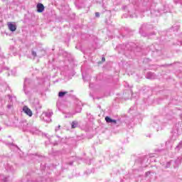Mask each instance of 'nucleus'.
<instances>
[{"label":"nucleus","instance_id":"14","mask_svg":"<svg viewBox=\"0 0 182 182\" xmlns=\"http://www.w3.org/2000/svg\"><path fill=\"white\" fill-rule=\"evenodd\" d=\"M79 127V122L77 121H73L71 123V128L76 129V127Z\"/></svg>","mask_w":182,"mask_h":182},{"label":"nucleus","instance_id":"29","mask_svg":"<svg viewBox=\"0 0 182 182\" xmlns=\"http://www.w3.org/2000/svg\"><path fill=\"white\" fill-rule=\"evenodd\" d=\"M7 107H8V109H11V108L12 107V105H7Z\"/></svg>","mask_w":182,"mask_h":182},{"label":"nucleus","instance_id":"9","mask_svg":"<svg viewBox=\"0 0 182 182\" xmlns=\"http://www.w3.org/2000/svg\"><path fill=\"white\" fill-rule=\"evenodd\" d=\"M8 28L11 32H15L16 31V26L12 23H8Z\"/></svg>","mask_w":182,"mask_h":182},{"label":"nucleus","instance_id":"7","mask_svg":"<svg viewBox=\"0 0 182 182\" xmlns=\"http://www.w3.org/2000/svg\"><path fill=\"white\" fill-rule=\"evenodd\" d=\"M30 133H32V134H41V132L36 127H33V125L31 127V129L30 131Z\"/></svg>","mask_w":182,"mask_h":182},{"label":"nucleus","instance_id":"21","mask_svg":"<svg viewBox=\"0 0 182 182\" xmlns=\"http://www.w3.org/2000/svg\"><path fill=\"white\" fill-rule=\"evenodd\" d=\"M182 147V143H179V144L176 147V150H180Z\"/></svg>","mask_w":182,"mask_h":182},{"label":"nucleus","instance_id":"30","mask_svg":"<svg viewBox=\"0 0 182 182\" xmlns=\"http://www.w3.org/2000/svg\"><path fill=\"white\" fill-rule=\"evenodd\" d=\"M170 163H171V162H168V163H167L166 167H170Z\"/></svg>","mask_w":182,"mask_h":182},{"label":"nucleus","instance_id":"28","mask_svg":"<svg viewBox=\"0 0 182 182\" xmlns=\"http://www.w3.org/2000/svg\"><path fill=\"white\" fill-rule=\"evenodd\" d=\"M105 60H106V58H105V57H102V62H105Z\"/></svg>","mask_w":182,"mask_h":182},{"label":"nucleus","instance_id":"8","mask_svg":"<svg viewBox=\"0 0 182 182\" xmlns=\"http://www.w3.org/2000/svg\"><path fill=\"white\" fill-rule=\"evenodd\" d=\"M147 29H149V26L147 24H143L139 28V33H141L142 36H146L143 32H144V31H147Z\"/></svg>","mask_w":182,"mask_h":182},{"label":"nucleus","instance_id":"35","mask_svg":"<svg viewBox=\"0 0 182 182\" xmlns=\"http://www.w3.org/2000/svg\"><path fill=\"white\" fill-rule=\"evenodd\" d=\"M170 143V141H167L166 143V145L167 146V144H168Z\"/></svg>","mask_w":182,"mask_h":182},{"label":"nucleus","instance_id":"6","mask_svg":"<svg viewBox=\"0 0 182 182\" xmlns=\"http://www.w3.org/2000/svg\"><path fill=\"white\" fill-rule=\"evenodd\" d=\"M23 112L29 117H32V116H33L32 110H31V109H29V107H28L26 105L23 107Z\"/></svg>","mask_w":182,"mask_h":182},{"label":"nucleus","instance_id":"17","mask_svg":"<svg viewBox=\"0 0 182 182\" xmlns=\"http://www.w3.org/2000/svg\"><path fill=\"white\" fill-rule=\"evenodd\" d=\"M0 180H1L4 182L8 181V177L4 176V174H0Z\"/></svg>","mask_w":182,"mask_h":182},{"label":"nucleus","instance_id":"1","mask_svg":"<svg viewBox=\"0 0 182 182\" xmlns=\"http://www.w3.org/2000/svg\"><path fill=\"white\" fill-rule=\"evenodd\" d=\"M141 2L140 7L141 8L143 12L145 11H150L151 9V4H153V0H139Z\"/></svg>","mask_w":182,"mask_h":182},{"label":"nucleus","instance_id":"20","mask_svg":"<svg viewBox=\"0 0 182 182\" xmlns=\"http://www.w3.org/2000/svg\"><path fill=\"white\" fill-rule=\"evenodd\" d=\"M31 55H32V56H33V58H36V56H37L36 51L32 50Z\"/></svg>","mask_w":182,"mask_h":182},{"label":"nucleus","instance_id":"2","mask_svg":"<svg viewBox=\"0 0 182 182\" xmlns=\"http://www.w3.org/2000/svg\"><path fill=\"white\" fill-rule=\"evenodd\" d=\"M33 125V124L32 123H28L26 119H22L20 121V126L24 132H31Z\"/></svg>","mask_w":182,"mask_h":182},{"label":"nucleus","instance_id":"23","mask_svg":"<svg viewBox=\"0 0 182 182\" xmlns=\"http://www.w3.org/2000/svg\"><path fill=\"white\" fill-rule=\"evenodd\" d=\"M60 130V125H58V127H55V132H59Z\"/></svg>","mask_w":182,"mask_h":182},{"label":"nucleus","instance_id":"19","mask_svg":"<svg viewBox=\"0 0 182 182\" xmlns=\"http://www.w3.org/2000/svg\"><path fill=\"white\" fill-rule=\"evenodd\" d=\"M3 59H5V54L0 50V60H2Z\"/></svg>","mask_w":182,"mask_h":182},{"label":"nucleus","instance_id":"32","mask_svg":"<svg viewBox=\"0 0 182 182\" xmlns=\"http://www.w3.org/2000/svg\"><path fill=\"white\" fill-rule=\"evenodd\" d=\"M81 109L79 110V111H77V113H80V112H81Z\"/></svg>","mask_w":182,"mask_h":182},{"label":"nucleus","instance_id":"38","mask_svg":"<svg viewBox=\"0 0 182 182\" xmlns=\"http://www.w3.org/2000/svg\"><path fill=\"white\" fill-rule=\"evenodd\" d=\"M146 174H150V172H147Z\"/></svg>","mask_w":182,"mask_h":182},{"label":"nucleus","instance_id":"33","mask_svg":"<svg viewBox=\"0 0 182 182\" xmlns=\"http://www.w3.org/2000/svg\"><path fill=\"white\" fill-rule=\"evenodd\" d=\"M126 8H127V6H123V9H126Z\"/></svg>","mask_w":182,"mask_h":182},{"label":"nucleus","instance_id":"26","mask_svg":"<svg viewBox=\"0 0 182 182\" xmlns=\"http://www.w3.org/2000/svg\"><path fill=\"white\" fill-rule=\"evenodd\" d=\"M50 142L52 143V144H58V142H53L52 139H50Z\"/></svg>","mask_w":182,"mask_h":182},{"label":"nucleus","instance_id":"16","mask_svg":"<svg viewBox=\"0 0 182 182\" xmlns=\"http://www.w3.org/2000/svg\"><path fill=\"white\" fill-rule=\"evenodd\" d=\"M65 95H68V92L60 91V92H58V97H65Z\"/></svg>","mask_w":182,"mask_h":182},{"label":"nucleus","instance_id":"5","mask_svg":"<svg viewBox=\"0 0 182 182\" xmlns=\"http://www.w3.org/2000/svg\"><path fill=\"white\" fill-rule=\"evenodd\" d=\"M105 121L107 122V123H112L114 127H119V126H120V121H117L116 119H112L109 117H105Z\"/></svg>","mask_w":182,"mask_h":182},{"label":"nucleus","instance_id":"34","mask_svg":"<svg viewBox=\"0 0 182 182\" xmlns=\"http://www.w3.org/2000/svg\"><path fill=\"white\" fill-rule=\"evenodd\" d=\"M59 102H57V107H59Z\"/></svg>","mask_w":182,"mask_h":182},{"label":"nucleus","instance_id":"10","mask_svg":"<svg viewBox=\"0 0 182 182\" xmlns=\"http://www.w3.org/2000/svg\"><path fill=\"white\" fill-rule=\"evenodd\" d=\"M45 11V6L42 4H38L37 5V12L42 13Z\"/></svg>","mask_w":182,"mask_h":182},{"label":"nucleus","instance_id":"13","mask_svg":"<svg viewBox=\"0 0 182 182\" xmlns=\"http://www.w3.org/2000/svg\"><path fill=\"white\" fill-rule=\"evenodd\" d=\"M134 46V43H127L126 46H125V49L126 50H133V46Z\"/></svg>","mask_w":182,"mask_h":182},{"label":"nucleus","instance_id":"22","mask_svg":"<svg viewBox=\"0 0 182 182\" xmlns=\"http://www.w3.org/2000/svg\"><path fill=\"white\" fill-rule=\"evenodd\" d=\"M172 28L173 29V31H178V29H180V27L178 26H173Z\"/></svg>","mask_w":182,"mask_h":182},{"label":"nucleus","instance_id":"4","mask_svg":"<svg viewBox=\"0 0 182 182\" xmlns=\"http://www.w3.org/2000/svg\"><path fill=\"white\" fill-rule=\"evenodd\" d=\"M32 83V81L29 78H25L23 83V91L25 95H29V90H28V87L29 84Z\"/></svg>","mask_w":182,"mask_h":182},{"label":"nucleus","instance_id":"11","mask_svg":"<svg viewBox=\"0 0 182 182\" xmlns=\"http://www.w3.org/2000/svg\"><path fill=\"white\" fill-rule=\"evenodd\" d=\"M151 16H160L161 14L159 10H151Z\"/></svg>","mask_w":182,"mask_h":182},{"label":"nucleus","instance_id":"36","mask_svg":"<svg viewBox=\"0 0 182 182\" xmlns=\"http://www.w3.org/2000/svg\"><path fill=\"white\" fill-rule=\"evenodd\" d=\"M10 49H14V46H11V47H10Z\"/></svg>","mask_w":182,"mask_h":182},{"label":"nucleus","instance_id":"3","mask_svg":"<svg viewBox=\"0 0 182 182\" xmlns=\"http://www.w3.org/2000/svg\"><path fill=\"white\" fill-rule=\"evenodd\" d=\"M53 114V112L52 111H48L46 112H43L41 116V119H43L44 122H49L51 121L50 117H52Z\"/></svg>","mask_w":182,"mask_h":182},{"label":"nucleus","instance_id":"31","mask_svg":"<svg viewBox=\"0 0 182 182\" xmlns=\"http://www.w3.org/2000/svg\"><path fill=\"white\" fill-rule=\"evenodd\" d=\"M70 166H72L73 164V161H71L69 163Z\"/></svg>","mask_w":182,"mask_h":182},{"label":"nucleus","instance_id":"18","mask_svg":"<svg viewBox=\"0 0 182 182\" xmlns=\"http://www.w3.org/2000/svg\"><path fill=\"white\" fill-rule=\"evenodd\" d=\"M182 158L178 157L175 163L176 164V166H179V164H181Z\"/></svg>","mask_w":182,"mask_h":182},{"label":"nucleus","instance_id":"24","mask_svg":"<svg viewBox=\"0 0 182 182\" xmlns=\"http://www.w3.org/2000/svg\"><path fill=\"white\" fill-rule=\"evenodd\" d=\"M130 18H137V15H136V14H134V15L131 14L130 15Z\"/></svg>","mask_w":182,"mask_h":182},{"label":"nucleus","instance_id":"15","mask_svg":"<svg viewBox=\"0 0 182 182\" xmlns=\"http://www.w3.org/2000/svg\"><path fill=\"white\" fill-rule=\"evenodd\" d=\"M6 170H7V171H11V173H14V171H15V168H14V166H11V165L7 166Z\"/></svg>","mask_w":182,"mask_h":182},{"label":"nucleus","instance_id":"12","mask_svg":"<svg viewBox=\"0 0 182 182\" xmlns=\"http://www.w3.org/2000/svg\"><path fill=\"white\" fill-rule=\"evenodd\" d=\"M146 79H156V75L154 73H147L146 75Z\"/></svg>","mask_w":182,"mask_h":182},{"label":"nucleus","instance_id":"25","mask_svg":"<svg viewBox=\"0 0 182 182\" xmlns=\"http://www.w3.org/2000/svg\"><path fill=\"white\" fill-rule=\"evenodd\" d=\"M95 16L96 18H99V16H100V14L98 12H97L95 13Z\"/></svg>","mask_w":182,"mask_h":182},{"label":"nucleus","instance_id":"27","mask_svg":"<svg viewBox=\"0 0 182 182\" xmlns=\"http://www.w3.org/2000/svg\"><path fill=\"white\" fill-rule=\"evenodd\" d=\"M10 146H14V147H16V149H18V146H16V145H14V144H10Z\"/></svg>","mask_w":182,"mask_h":182},{"label":"nucleus","instance_id":"37","mask_svg":"<svg viewBox=\"0 0 182 182\" xmlns=\"http://www.w3.org/2000/svg\"><path fill=\"white\" fill-rule=\"evenodd\" d=\"M157 129H157V132H159V130H160V128L158 127Z\"/></svg>","mask_w":182,"mask_h":182}]
</instances>
